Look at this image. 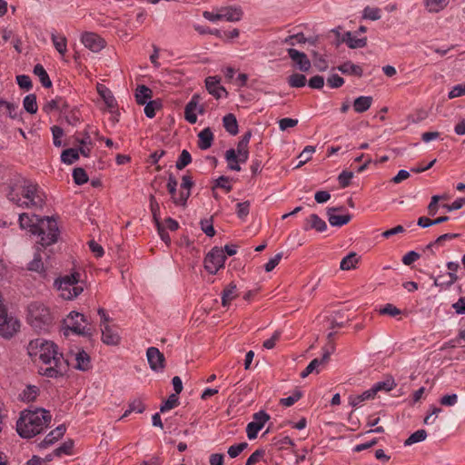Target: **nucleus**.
I'll list each match as a JSON object with an SVG mask.
<instances>
[{"mask_svg": "<svg viewBox=\"0 0 465 465\" xmlns=\"http://www.w3.org/2000/svg\"><path fill=\"white\" fill-rule=\"evenodd\" d=\"M28 354L38 359L42 365L38 372L48 378L63 377L68 371L69 360L64 359L63 353L58 351V347L53 341L41 338L33 340L27 347Z\"/></svg>", "mask_w": 465, "mask_h": 465, "instance_id": "obj_1", "label": "nucleus"}, {"mask_svg": "<svg viewBox=\"0 0 465 465\" xmlns=\"http://www.w3.org/2000/svg\"><path fill=\"white\" fill-rule=\"evenodd\" d=\"M7 198L19 207L42 208L46 196L37 183L20 178L9 186Z\"/></svg>", "mask_w": 465, "mask_h": 465, "instance_id": "obj_2", "label": "nucleus"}, {"mask_svg": "<svg viewBox=\"0 0 465 465\" xmlns=\"http://www.w3.org/2000/svg\"><path fill=\"white\" fill-rule=\"evenodd\" d=\"M19 224L22 229H28L31 233L37 234L40 237L39 243L43 247L49 246L57 241L59 230L56 221L53 218L21 213Z\"/></svg>", "mask_w": 465, "mask_h": 465, "instance_id": "obj_3", "label": "nucleus"}, {"mask_svg": "<svg viewBox=\"0 0 465 465\" xmlns=\"http://www.w3.org/2000/svg\"><path fill=\"white\" fill-rule=\"evenodd\" d=\"M51 419L52 415L45 409L25 410L16 422V430L22 438H33L49 425Z\"/></svg>", "mask_w": 465, "mask_h": 465, "instance_id": "obj_4", "label": "nucleus"}, {"mask_svg": "<svg viewBox=\"0 0 465 465\" xmlns=\"http://www.w3.org/2000/svg\"><path fill=\"white\" fill-rule=\"evenodd\" d=\"M27 321L35 331H46L52 324L50 311L44 304L33 302L28 306Z\"/></svg>", "mask_w": 465, "mask_h": 465, "instance_id": "obj_5", "label": "nucleus"}, {"mask_svg": "<svg viewBox=\"0 0 465 465\" xmlns=\"http://www.w3.org/2000/svg\"><path fill=\"white\" fill-rule=\"evenodd\" d=\"M87 320L84 314L77 312H71L65 320L66 328L64 331V334L67 336L69 332L75 333L77 335L84 336V337H92L94 334V330L87 325L83 326L82 323H86Z\"/></svg>", "mask_w": 465, "mask_h": 465, "instance_id": "obj_6", "label": "nucleus"}, {"mask_svg": "<svg viewBox=\"0 0 465 465\" xmlns=\"http://www.w3.org/2000/svg\"><path fill=\"white\" fill-rule=\"evenodd\" d=\"M225 261L226 255L223 249L214 247L204 258V268L209 273L215 274L224 266Z\"/></svg>", "mask_w": 465, "mask_h": 465, "instance_id": "obj_7", "label": "nucleus"}, {"mask_svg": "<svg viewBox=\"0 0 465 465\" xmlns=\"http://www.w3.org/2000/svg\"><path fill=\"white\" fill-rule=\"evenodd\" d=\"M20 328L17 319L8 316L6 309L0 313V335L4 338H11Z\"/></svg>", "mask_w": 465, "mask_h": 465, "instance_id": "obj_8", "label": "nucleus"}, {"mask_svg": "<svg viewBox=\"0 0 465 465\" xmlns=\"http://www.w3.org/2000/svg\"><path fill=\"white\" fill-rule=\"evenodd\" d=\"M340 28L332 30V32L337 35L338 41L341 43H345L349 48L351 49H357V48H363L367 45V37H359L358 35L355 33L352 34L351 32L348 31L344 34L341 35Z\"/></svg>", "mask_w": 465, "mask_h": 465, "instance_id": "obj_9", "label": "nucleus"}, {"mask_svg": "<svg viewBox=\"0 0 465 465\" xmlns=\"http://www.w3.org/2000/svg\"><path fill=\"white\" fill-rule=\"evenodd\" d=\"M270 416L265 411H261L253 414V420L248 423L246 433L250 440L257 437L258 432L262 429L265 422L269 420Z\"/></svg>", "mask_w": 465, "mask_h": 465, "instance_id": "obj_10", "label": "nucleus"}, {"mask_svg": "<svg viewBox=\"0 0 465 465\" xmlns=\"http://www.w3.org/2000/svg\"><path fill=\"white\" fill-rule=\"evenodd\" d=\"M81 41L86 48L94 53L101 51L105 46V41L100 35L92 32L84 33Z\"/></svg>", "mask_w": 465, "mask_h": 465, "instance_id": "obj_11", "label": "nucleus"}, {"mask_svg": "<svg viewBox=\"0 0 465 465\" xmlns=\"http://www.w3.org/2000/svg\"><path fill=\"white\" fill-rule=\"evenodd\" d=\"M334 351V346L331 344V351L325 350L322 357L321 359H314L312 360L308 366L301 372L302 378H306L309 374L312 373L313 371L319 372L320 367H324L329 360L331 354Z\"/></svg>", "mask_w": 465, "mask_h": 465, "instance_id": "obj_12", "label": "nucleus"}, {"mask_svg": "<svg viewBox=\"0 0 465 465\" xmlns=\"http://www.w3.org/2000/svg\"><path fill=\"white\" fill-rule=\"evenodd\" d=\"M147 361L150 368L154 371H162L164 368V355L155 347H150L146 351Z\"/></svg>", "mask_w": 465, "mask_h": 465, "instance_id": "obj_13", "label": "nucleus"}, {"mask_svg": "<svg viewBox=\"0 0 465 465\" xmlns=\"http://www.w3.org/2000/svg\"><path fill=\"white\" fill-rule=\"evenodd\" d=\"M80 274L78 272H74L71 275H65L60 279L55 280L54 285V287L61 292V296L63 292H72V286L74 283H78Z\"/></svg>", "mask_w": 465, "mask_h": 465, "instance_id": "obj_14", "label": "nucleus"}, {"mask_svg": "<svg viewBox=\"0 0 465 465\" xmlns=\"http://www.w3.org/2000/svg\"><path fill=\"white\" fill-rule=\"evenodd\" d=\"M290 58L297 64L302 72H307L311 68V61L305 53L300 52L294 48L287 50Z\"/></svg>", "mask_w": 465, "mask_h": 465, "instance_id": "obj_15", "label": "nucleus"}, {"mask_svg": "<svg viewBox=\"0 0 465 465\" xmlns=\"http://www.w3.org/2000/svg\"><path fill=\"white\" fill-rule=\"evenodd\" d=\"M220 81L221 79L218 76H208L205 79V86L207 91L216 99L221 98L223 94H228L226 89L220 85Z\"/></svg>", "mask_w": 465, "mask_h": 465, "instance_id": "obj_16", "label": "nucleus"}, {"mask_svg": "<svg viewBox=\"0 0 465 465\" xmlns=\"http://www.w3.org/2000/svg\"><path fill=\"white\" fill-rule=\"evenodd\" d=\"M201 101L200 94H194L184 108V118L190 124L197 122V105Z\"/></svg>", "mask_w": 465, "mask_h": 465, "instance_id": "obj_17", "label": "nucleus"}, {"mask_svg": "<svg viewBox=\"0 0 465 465\" xmlns=\"http://www.w3.org/2000/svg\"><path fill=\"white\" fill-rule=\"evenodd\" d=\"M221 20L237 22L242 17V10L240 7L226 6L219 9Z\"/></svg>", "mask_w": 465, "mask_h": 465, "instance_id": "obj_18", "label": "nucleus"}, {"mask_svg": "<svg viewBox=\"0 0 465 465\" xmlns=\"http://www.w3.org/2000/svg\"><path fill=\"white\" fill-rule=\"evenodd\" d=\"M342 209V207H332L328 209L327 214L331 225L342 226L344 224H347L351 221V216L350 214L337 215L333 213V212L341 211Z\"/></svg>", "mask_w": 465, "mask_h": 465, "instance_id": "obj_19", "label": "nucleus"}, {"mask_svg": "<svg viewBox=\"0 0 465 465\" xmlns=\"http://www.w3.org/2000/svg\"><path fill=\"white\" fill-rule=\"evenodd\" d=\"M303 229L305 231L314 229L319 232H322L327 229V224L318 214L312 213L306 219Z\"/></svg>", "mask_w": 465, "mask_h": 465, "instance_id": "obj_20", "label": "nucleus"}, {"mask_svg": "<svg viewBox=\"0 0 465 465\" xmlns=\"http://www.w3.org/2000/svg\"><path fill=\"white\" fill-rule=\"evenodd\" d=\"M74 361V368L76 370L86 371L92 367L90 356L84 350H79L75 353Z\"/></svg>", "mask_w": 465, "mask_h": 465, "instance_id": "obj_21", "label": "nucleus"}, {"mask_svg": "<svg viewBox=\"0 0 465 465\" xmlns=\"http://www.w3.org/2000/svg\"><path fill=\"white\" fill-rule=\"evenodd\" d=\"M66 429L64 425H59L54 430H51L43 441L39 444L41 448H46L49 445L54 443L58 439L62 438L65 432Z\"/></svg>", "mask_w": 465, "mask_h": 465, "instance_id": "obj_22", "label": "nucleus"}, {"mask_svg": "<svg viewBox=\"0 0 465 465\" xmlns=\"http://www.w3.org/2000/svg\"><path fill=\"white\" fill-rule=\"evenodd\" d=\"M102 341L107 345H117L120 342L119 334L109 325H104L102 329Z\"/></svg>", "mask_w": 465, "mask_h": 465, "instance_id": "obj_23", "label": "nucleus"}, {"mask_svg": "<svg viewBox=\"0 0 465 465\" xmlns=\"http://www.w3.org/2000/svg\"><path fill=\"white\" fill-rule=\"evenodd\" d=\"M198 147L201 150H207L212 146L213 141V134L212 130L207 127L198 134Z\"/></svg>", "mask_w": 465, "mask_h": 465, "instance_id": "obj_24", "label": "nucleus"}, {"mask_svg": "<svg viewBox=\"0 0 465 465\" xmlns=\"http://www.w3.org/2000/svg\"><path fill=\"white\" fill-rule=\"evenodd\" d=\"M337 69L343 74L356 75L358 77L362 76L363 74L362 68L360 65L351 63V61H347L340 64Z\"/></svg>", "mask_w": 465, "mask_h": 465, "instance_id": "obj_25", "label": "nucleus"}, {"mask_svg": "<svg viewBox=\"0 0 465 465\" xmlns=\"http://www.w3.org/2000/svg\"><path fill=\"white\" fill-rule=\"evenodd\" d=\"M177 186H168V193L171 194V198L174 204L185 206L187 203V200L190 197V193L188 192L180 191L179 195H177Z\"/></svg>", "mask_w": 465, "mask_h": 465, "instance_id": "obj_26", "label": "nucleus"}, {"mask_svg": "<svg viewBox=\"0 0 465 465\" xmlns=\"http://www.w3.org/2000/svg\"><path fill=\"white\" fill-rule=\"evenodd\" d=\"M238 296L237 287L234 282L228 284L222 292V305L226 307Z\"/></svg>", "mask_w": 465, "mask_h": 465, "instance_id": "obj_27", "label": "nucleus"}, {"mask_svg": "<svg viewBox=\"0 0 465 465\" xmlns=\"http://www.w3.org/2000/svg\"><path fill=\"white\" fill-rule=\"evenodd\" d=\"M374 398H375L374 391H372V389L371 388L370 390H367V391H363L361 394L350 395V397H349V403L352 407H357L361 402H363L365 401H368V400L374 399Z\"/></svg>", "mask_w": 465, "mask_h": 465, "instance_id": "obj_28", "label": "nucleus"}, {"mask_svg": "<svg viewBox=\"0 0 465 465\" xmlns=\"http://www.w3.org/2000/svg\"><path fill=\"white\" fill-rule=\"evenodd\" d=\"M360 258L357 253L354 252H350L346 255L340 262V269L342 271H349L351 269H355L358 264Z\"/></svg>", "mask_w": 465, "mask_h": 465, "instance_id": "obj_29", "label": "nucleus"}, {"mask_svg": "<svg viewBox=\"0 0 465 465\" xmlns=\"http://www.w3.org/2000/svg\"><path fill=\"white\" fill-rule=\"evenodd\" d=\"M97 92L109 109H114L116 106V101L114 95L112 94L111 91L104 85L99 84L97 85Z\"/></svg>", "mask_w": 465, "mask_h": 465, "instance_id": "obj_30", "label": "nucleus"}, {"mask_svg": "<svg viewBox=\"0 0 465 465\" xmlns=\"http://www.w3.org/2000/svg\"><path fill=\"white\" fill-rule=\"evenodd\" d=\"M153 96V91L145 86L139 85L135 92V100L138 104H145Z\"/></svg>", "mask_w": 465, "mask_h": 465, "instance_id": "obj_31", "label": "nucleus"}, {"mask_svg": "<svg viewBox=\"0 0 465 465\" xmlns=\"http://www.w3.org/2000/svg\"><path fill=\"white\" fill-rule=\"evenodd\" d=\"M372 104L371 96H360L353 102V109L356 113H364L370 109Z\"/></svg>", "mask_w": 465, "mask_h": 465, "instance_id": "obj_32", "label": "nucleus"}, {"mask_svg": "<svg viewBox=\"0 0 465 465\" xmlns=\"http://www.w3.org/2000/svg\"><path fill=\"white\" fill-rule=\"evenodd\" d=\"M396 382L392 377H387L384 381L376 382L372 387V391H374V395L379 391H391L392 389L396 387Z\"/></svg>", "mask_w": 465, "mask_h": 465, "instance_id": "obj_33", "label": "nucleus"}, {"mask_svg": "<svg viewBox=\"0 0 465 465\" xmlns=\"http://www.w3.org/2000/svg\"><path fill=\"white\" fill-rule=\"evenodd\" d=\"M224 129L232 135H235L238 133V123L236 117L232 114H228L223 116V119Z\"/></svg>", "mask_w": 465, "mask_h": 465, "instance_id": "obj_34", "label": "nucleus"}, {"mask_svg": "<svg viewBox=\"0 0 465 465\" xmlns=\"http://www.w3.org/2000/svg\"><path fill=\"white\" fill-rule=\"evenodd\" d=\"M424 4L430 13H439L450 4V0H424Z\"/></svg>", "mask_w": 465, "mask_h": 465, "instance_id": "obj_35", "label": "nucleus"}, {"mask_svg": "<svg viewBox=\"0 0 465 465\" xmlns=\"http://www.w3.org/2000/svg\"><path fill=\"white\" fill-rule=\"evenodd\" d=\"M34 74L39 77V80L44 87L49 88L52 86V82L49 78V75L42 64H37L35 65Z\"/></svg>", "mask_w": 465, "mask_h": 465, "instance_id": "obj_36", "label": "nucleus"}, {"mask_svg": "<svg viewBox=\"0 0 465 465\" xmlns=\"http://www.w3.org/2000/svg\"><path fill=\"white\" fill-rule=\"evenodd\" d=\"M23 104L24 108L27 113L34 114L37 112L38 106L36 103V95L35 94H30L26 95L24 98Z\"/></svg>", "mask_w": 465, "mask_h": 465, "instance_id": "obj_37", "label": "nucleus"}, {"mask_svg": "<svg viewBox=\"0 0 465 465\" xmlns=\"http://www.w3.org/2000/svg\"><path fill=\"white\" fill-rule=\"evenodd\" d=\"M225 159L228 162L229 169L237 172L241 170V166L238 164L239 160L237 159V154L234 149H229L226 151Z\"/></svg>", "mask_w": 465, "mask_h": 465, "instance_id": "obj_38", "label": "nucleus"}, {"mask_svg": "<svg viewBox=\"0 0 465 465\" xmlns=\"http://www.w3.org/2000/svg\"><path fill=\"white\" fill-rule=\"evenodd\" d=\"M52 41H53V44H54L55 49L57 50V52L60 54L64 55L67 50L66 38L64 35H57L53 34Z\"/></svg>", "mask_w": 465, "mask_h": 465, "instance_id": "obj_39", "label": "nucleus"}, {"mask_svg": "<svg viewBox=\"0 0 465 465\" xmlns=\"http://www.w3.org/2000/svg\"><path fill=\"white\" fill-rule=\"evenodd\" d=\"M79 158V152L77 149L69 148L63 151L61 160L64 163L72 164Z\"/></svg>", "mask_w": 465, "mask_h": 465, "instance_id": "obj_40", "label": "nucleus"}, {"mask_svg": "<svg viewBox=\"0 0 465 465\" xmlns=\"http://www.w3.org/2000/svg\"><path fill=\"white\" fill-rule=\"evenodd\" d=\"M288 84L291 87L301 88L306 84V77L302 74H292L288 77Z\"/></svg>", "mask_w": 465, "mask_h": 465, "instance_id": "obj_41", "label": "nucleus"}, {"mask_svg": "<svg viewBox=\"0 0 465 465\" xmlns=\"http://www.w3.org/2000/svg\"><path fill=\"white\" fill-rule=\"evenodd\" d=\"M427 438V431L425 430H418L413 432L404 442L405 446H410L414 443L423 441Z\"/></svg>", "mask_w": 465, "mask_h": 465, "instance_id": "obj_42", "label": "nucleus"}, {"mask_svg": "<svg viewBox=\"0 0 465 465\" xmlns=\"http://www.w3.org/2000/svg\"><path fill=\"white\" fill-rule=\"evenodd\" d=\"M162 107V104L159 100L149 101L145 104L144 114L148 118H153L155 116L156 110Z\"/></svg>", "mask_w": 465, "mask_h": 465, "instance_id": "obj_43", "label": "nucleus"}, {"mask_svg": "<svg viewBox=\"0 0 465 465\" xmlns=\"http://www.w3.org/2000/svg\"><path fill=\"white\" fill-rule=\"evenodd\" d=\"M179 405V398L176 394H171L160 407L161 412L170 411Z\"/></svg>", "mask_w": 465, "mask_h": 465, "instance_id": "obj_44", "label": "nucleus"}, {"mask_svg": "<svg viewBox=\"0 0 465 465\" xmlns=\"http://www.w3.org/2000/svg\"><path fill=\"white\" fill-rule=\"evenodd\" d=\"M192 162V156L187 150H183L178 160L176 161L175 167L178 170H183Z\"/></svg>", "mask_w": 465, "mask_h": 465, "instance_id": "obj_45", "label": "nucleus"}, {"mask_svg": "<svg viewBox=\"0 0 465 465\" xmlns=\"http://www.w3.org/2000/svg\"><path fill=\"white\" fill-rule=\"evenodd\" d=\"M73 178H74V182L78 185H82V184L87 183V181H88V175H87L86 172L84 171V169H83L81 167L74 169Z\"/></svg>", "mask_w": 465, "mask_h": 465, "instance_id": "obj_46", "label": "nucleus"}, {"mask_svg": "<svg viewBox=\"0 0 465 465\" xmlns=\"http://www.w3.org/2000/svg\"><path fill=\"white\" fill-rule=\"evenodd\" d=\"M38 394V389L35 386H27L21 394V398L25 401H33Z\"/></svg>", "mask_w": 465, "mask_h": 465, "instance_id": "obj_47", "label": "nucleus"}, {"mask_svg": "<svg viewBox=\"0 0 465 465\" xmlns=\"http://www.w3.org/2000/svg\"><path fill=\"white\" fill-rule=\"evenodd\" d=\"M306 41H307V38L304 36V35L302 33H299L296 35L287 36L286 38H284L282 40V43L292 46L296 43L305 44Z\"/></svg>", "mask_w": 465, "mask_h": 465, "instance_id": "obj_48", "label": "nucleus"}, {"mask_svg": "<svg viewBox=\"0 0 465 465\" xmlns=\"http://www.w3.org/2000/svg\"><path fill=\"white\" fill-rule=\"evenodd\" d=\"M379 313L381 315L396 317L401 313V311L393 304L387 303L384 307L379 309Z\"/></svg>", "mask_w": 465, "mask_h": 465, "instance_id": "obj_49", "label": "nucleus"}, {"mask_svg": "<svg viewBox=\"0 0 465 465\" xmlns=\"http://www.w3.org/2000/svg\"><path fill=\"white\" fill-rule=\"evenodd\" d=\"M28 270L34 272H42L44 270V263L42 262L41 254L37 252L32 262L28 264Z\"/></svg>", "mask_w": 465, "mask_h": 465, "instance_id": "obj_50", "label": "nucleus"}, {"mask_svg": "<svg viewBox=\"0 0 465 465\" xmlns=\"http://www.w3.org/2000/svg\"><path fill=\"white\" fill-rule=\"evenodd\" d=\"M312 56H313V63H314V65L315 67L320 71V72H324L327 70L328 68V64H327V62L326 60L323 58L322 55L319 54L317 52L315 51H312Z\"/></svg>", "mask_w": 465, "mask_h": 465, "instance_id": "obj_51", "label": "nucleus"}, {"mask_svg": "<svg viewBox=\"0 0 465 465\" xmlns=\"http://www.w3.org/2000/svg\"><path fill=\"white\" fill-rule=\"evenodd\" d=\"M363 18L376 21L381 18V9L367 6L363 10Z\"/></svg>", "mask_w": 465, "mask_h": 465, "instance_id": "obj_52", "label": "nucleus"}, {"mask_svg": "<svg viewBox=\"0 0 465 465\" xmlns=\"http://www.w3.org/2000/svg\"><path fill=\"white\" fill-rule=\"evenodd\" d=\"M150 208L153 214V221L155 224H157L160 222V206L159 203L156 202L155 197L152 194L150 196Z\"/></svg>", "mask_w": 465, "mask_h": 465, "instance_id": "obj_53", "label": "nucleus"}, {"mask_svg": "<svg viewBox=\"0 0 465 465\" xmlns=\"http://www.w3.org/2000/svg\"><path fill=\"white\" fill-rule=\"evenodd\" d=\"M73 447V440H66L54 450V455L61 456L62 454H71Z\"/></svg>", "mask_w": 465, "mask_h": 465, "instance_id": "obj_54", "label": "nucleus"}, {"mask_svg": "<svg viewBox=\"0 0 465 465\" xmlns=\"http://www.w3.org/2000/svg\"><path fill=\"white\" fill-rule=\"evenodd\" d=\"M237 154V159L240 163H245L249 157L248 145L238 143L237 150L235 151Z\"/></svg>", "mask_w": 465, "mask_h": 465, "instance_id": "obj_55", "label": "nucleus"}, {"mask_svg": "<svg viewBox=\"0 0 465 465\" xmlns=\"http://www.w3.org/2000/svg\"><path fill=\"white\" fill-rule=\"evenodd\" d=\"M353 177V173L349 171H342L339 176L338 181L341 188H346L350 185L351 180Z\"/></svg>", "mask_w": 465, "mask_h": 465, "instance_id": "obj_56", "label": "nucleus"}, {"mask_svg": "<svg viewBox=\"0 0 465 465\" xmlns=\"http://www.w3.org/2000/svg\"><path fill=\"white\" fill-rule=\"evenodd\" d=\"M314 151H315V148L313 146H311V145L306 146L299 155V158L301 160H300V163L297 165V167H300L302 164H304L306 162H308L311 159L312 154L314 153Z\"/></svg>", "mask_w": 465, "mask_h": 465, "instance_id": "obj_57", "label": "nucleus"}, {"mask_svg": "<svg viewBox=\"0 0 465 465\" xmlns=\"http://www.w3.org/2000/svg\"><path fill=\"white\" fill-rule=\"evenodd\" d=\"M51 130H52V134H53V143H54V145L56 146V147L62 146L61 138L64 135V130L61 127L57 126V125H54L51 128Z\"/></svg>", "mask_w": 465, "mask_h": 465, "instance_id": "obj_58", "label": "nucleus"}, {"mask_svg": "<svg viewBox=\"0 0 465 465\" xmlns=\"http://www.w3.org/2000/svg\"><path fill=\"white\" fill-rule=\"evenodd\" d=\"M302 398V392L299 391H296L292 393V395L282 398L280 400V403L283 406L290 407L293 405L296 401H298Z\"/></svg>", "mask_w": 465, "mask_h": 465, "instance_id": "obj_59", "label": "nucleus"}, {"mask_svg": "<svg viewBox=\"0 0 465 465\" xmlns=\"http://www.w3.org/2000/svg\"><path fill=\"white\" fill-rule=\"evenodd\" d=\"M248 447L247 442H241L239 444H235L231 446L228 449V455L231 458H236L242 451H243Z\"/></svg>", "mask_w": 465, "mask_h": 465, "instance_id": "obj_60", "label": "nucleus"}, {"mask_svg": "<svg viewBox=\"0 0 465 465\" xmlns=\"http://www.w3.org/2000/svg\"><path fill=\"white\" fill-rule=\"evenodd\" d=\"M265 455V450L262 449L256 450L246 461L247 465H255L258 463Z\"/></svg>", "mask_w": 465, "mask_h": 465, "instance_id": "obj_61", "label": "nucleus"}, {"mask_svg": "<svg viewBox=\"0 0 465 465\" xmlns=\"http://www.w3.org/2000/svg\"><path fill=\"white\" fill-rule=\"evenodd\" d=\"M344 84V79L337 74H333L327 78V84L331 88H339Z\"/></svg>", "mask_w": 465, "mask_h": 465, "instance_id": "obj_62", "label": "nucleus"}, {"mask_svg": "<svg viewBox=\"0 0 465 465\" xmlns=\"http://www.w3.org/2000/svg\"><path fill=\"white\" fill-rule=\"evenodd\" d=\"M250 212V203L248 201L237 204V215L240 219H244Z\"/></svg>", "mask_w": 465, "mask_h": 465, "instance_id": "obj_63", "label": "nucleus"}, {"mask_svg": "<svg viewBox=\"0 0 465 465\" xmlns=\"http://www.w3.org/2000/svg\"><path fill=\"white\" fill-rule=\"evenodd\" d=\"M16 81L20 88L30 90L32 88V81L28 75L21 74L16 76Z\"/></svg>", "mask_w": 465, "mask_h": 465, "instance_id": "obj_64", "label": "nucleus"}]
</instances>
